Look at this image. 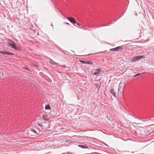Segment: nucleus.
<instances>
[{
	"label": "nucleus",
	"instance_id": "obj_2",
	"mask_svg": "<svg viewBox=\"0 0 154 154\" xmlns=\"http://www.w3.org/2000/svg\"><path fill=\"white\" fill-rule=\"evenodd\" d=\"M71 22L74 24V25L77 26V25L79 26L80 24L76 22L75 20L72 17H68L67 18Z\"/></svg>",
	"mask_w": 154,
	"mask_h": 154
},
{
	"label": "nucleus",
	"instance_id": "obj_19",
	"mask_svg": "<svg viewBox=\"0 0 154 154\" xmlns=\"http://www.w3.org/2000/svg\"><path fill=\"white\" fill-rule=\"evenodd\" d=\"M65 23H66V24H69V23H66V22H65Z\"/></svg>",
	"mask_w": 154,
	"mask_h": 154
},
{
	"label": "nucleus",
	"instance_id": "obj_6",
	"mask_svg": "<svg viewBox=\"0 0 154 154\" xmlns=\"http://www.w3.org/2000/svg\"><path fill=\"white\" fill-rule=\"evenodd\" d=\"M110 92L111 94L115 97L116 98V94L114 92V90L113 89H111L110 90Z\"/></svg>",
	"mask_w": 154,
	"mask_h": 154
},
{
	"label": "nucleus",
	"instance_id": "obj_5",
	"mask_svg": "<svg viewBox=\"0 0 154 154\" xmlns=\"http://www.w3.org/2000/svg\"><path fill=\"white\" fill-rule=\"evenodd\" d=\"M101 69L100 68L97 69L95 70L94 72L93 73L94 75H97L98 74L101 72Z\"/></svg>",
	"mask_w": 154,
	"mask_h": 154
},
{
	"label": "nucleus",
	"instance_id": "obj_11",
	"mask_svg": "<svg viewBox=\"0 0 154 154\" xmlns=\"http://www.w3.org/2000/svg\"><path fill=\"white\" fill-rule=\"evenodd\" d=\"M95 86L97 88L99 89L100 88L99 85L98 83H96L95 84Z\"/></svg>",
	"mask_w": 154,
	"mask_h": 154
},
{
	"label": "nucleus",
	"instance_id": "obj_21",
	"mask_svg": "<svg viewBox=\"0 0 154 154\" xmlns=\"http://www.w3.org/2000/svg\"><path fill=\"white\" fill-rule=\"evenodd\" d=\"M135 117V118H136V117Z\"/></svg>",
	"mask_w": 154,
	"mask_h": 154
},
{
	"label": "nucleus",
	"instance_id": "obj_9",
	"mask_svg": "<svg viewBox=\"0 0 154 154\" xmlns=\"http://www.w3.org/2000/svg\"><path fill=\"white\" fill-rule=\"evenodd\" d=\"M45 108L46 109H51L50 106V105H46L45 106Z\"/></svg>",
	"mask_w": 154,
	"mask_h": 154
},
{
	"label": "nucleus",
	"instance_id": "obj_4",
	"mask_svg": "<svg viewBox=\"0 0 154 154\" xmlns=\"http://www.w3.org/2000/svg\"><path fill=\"white\" fill-rule=\"evenodd\" d=\"M0 53L3 54H6L8 55H12L14 54L10 52H6L5 51H0Z\"/></svg>",
	"mask_w": 154,
	"mask_h": 154
},
{
	"label": "nucleus",
	"instance_id": "obj_18",
	"mask_svg": "<svg viewBox=\"0 0 154 154\" xmlns=\"http://www.w3.org/2000/svg\"><path fill=\"white\" fill-rule=\"evenodd\" d=\"M33 131L34 132H35V133H36V132L35 130H33Z\"/></svg>",
	"mask_w": 154,
	"mask_h": 154
},
{
	"label": "nucleus",
	"instance_id": "obj_8",
	"mask_svg": "<svg viewBox=\"0 0 154 154\" xmlns=\"http://www.w3.org/2000/svg\"><path fill=\"white\" fill-rule=\"evenodd\" d=\"M116 51H118L121 49H123V48L121 46H118L115 48Z\"/></svg>",
	"mask_w": 154,
	"mask_h": 154
},
{
	"label": "nucleus",
	"instance_id": "obj_20",
	"mask_svg": "<svg viewBox=\"0 0 154 154\" xmlns=\"http://www.w3.org/2000/svg\"><path fill=\"white\" fill-rule=\"evenodd\" d=\"M36 67H38V66L37 65H36Z\"/></svg>",
	"mask_w": 154,
	"mask_h": 154
},
{
	"label": "nucleus",
	"instance_id": "obj_10",
	"mask_svg": "<svg viewBox=\"0 0 154 154\" xmlns=\"http://www.w3.org/2000/svg\"><path fill=\"white\" fill-rule=\"evenodd\" d=\"M49 62L51 64H52V65H55V63L54 62L53 60H52L51 59L50 60Z\"/></svg>",
	"mask_w": 154,
	"mask_h": 154
},
{
	"label": "nucleus",
	"instance_id": "obj_13",
	"mask_svg": "<svg viewBox=\"0 0 154 154\" xmlns=\"http://www.w3.org/2000/svg\"><path fill=\"white\" fill-rule=\"evenodd\" d=\"M141 74L140 73H138L137 74H136L134 76V77H136L139 75H140Z\"/></svg>",
	"mask_w": 154,
	"mask_h": 154
},
{
	"label": "nucleus",
	"instance_id": "obj_7",
	"mask_svg": "<svg viewBox=\"0 0 154 154\" xmlns=\"http://www.w3.org/2000/svg\"><path fill=\"white\" fill-rule=\"evenodd\" d=\"M78 146L83 149H88V147L85 145H79Z\"/></svg>",
	"mask_w": 154,
	"mask_h": 154
},
{
	"label": "nucleus",
	"instance_id": "obj_16",
	"mask_svg": "<svg viewBox=\"0 0 154 154\" xmlns=\"http://www.w3.org/2000/svg\"><path fill=\"white\" fill-rule=\"evenodd\" d=\"M87 63L88 64H91V62H90V61H87V63Z\"/></svg>",
	"mask_w": 154,
	"mask_h": 154
},
{
	"label": "nucleus",
	"instance_id": "obj_15",
	"mask_svg": "<svg viewBox=\"0 0 154 154\" xmlns=\"http://www.w3.org/2000/svg\"><path fill=\"white\" fill-rule=\"evenodd\" d=\"M153 117H151L150 118V119L151 120H154V119H153Z\"/></svg>",
	"mask_w": 154,
	"mask_h": 154
},
{
	"label": "nucleus",
	"instance_id": "obj_14",
	"mask_svg": "<svg viewBox=\"0 0 154 154\" xmlns=\"http://www.w3.org/2000/svg\"><path fill=\"white\" fill-rule=\"evenodd\" d=\"M23 68L24 69L28 70H30L29 69V68H27V67Z\"/></svg>",
	"mask_w": 154,
	"mask_h": 154
},
{
	"label": "nucleus",
	"instance_id": "obj_17",
	"mask_svg": "<svg viewBox=\"0 0 154 154\" xmlns=\"http://www.w3.org/2000/svg\"><path fill=\"white\" fill-rule=\"evenodd\" d=\"M85 61H81V62H82V63H85Z\"/></svg>",
	"mask_w": 154,
	"mask_h": 154
},
{
	"label": "nucleus",
	"instance_id": "obj_1",
	"mask_svg": "<svg viewBox=\"0 0 154 154\" xmlns=\"http://www.w3.org/2000/svg\"><path fill=\"white\" fill-rule=\"evenodd\" d=\"M8 46L11 48H13L15 50L18 49L15 43L12 41L11 39H8Z\"/></svg>",
	"mask_w": 154,
	"mask_h": 154
},
{
	"label": "nucleus",
	"instance_id": "obj_3",
	"mask_svg": "<svg viewBox=\"0 0 154 154\" xmlns=\"http://www.w3.org/2000/svg\"><path fill=\"white\" fill-rule=\"evenodd\" d=\"M145 57L143 56H136L134 57L133 58L131 59L132 62H135L137 60H140L142 58H145Z\"/></svg>",
	"mask_w": 154,
	"mask_h": 154
},
{
	"label": "nucleus",
	"instance_id": "obj_12",
	"mask_svg": "<svg viewBox=\"0 0 154 154\" xmlns=\"http://www.w3.org/2000/svg\"><path fill=\"white\" fill-rule=\"evenodd\" d=\"M110 51H116L115 48H112L110 49Z\"/></svg>",
	"mask_w": 154,
	"mask_h": 154
}]
</instances>
